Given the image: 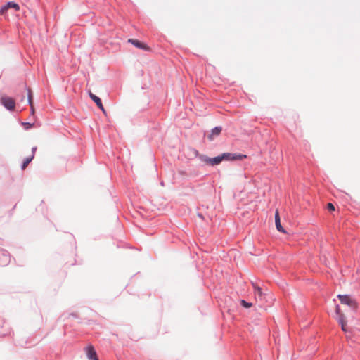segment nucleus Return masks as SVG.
<instances>
[{
	"instance_id": "obj_1",
	"label": "nucleus",
	"mask_w": 360,
	"mask_h": 360,
	"mask_svg": "<svg viewBox=\"0 0 360 360\" xmlns=\"http://www.w3.org/2000/svg\"><path fill=\"white\" fill-rule=\"evenodd\" d=\"M338 297L340 300L341 303L343 304L348 305L349 307L356 310L358 307V304L356 301L352 298L351 296L347 295H338Z\"/></svg>"
},
{
	"instance_id": "obj_2",
	"label": "nucleus",
	"mask_w": 360,
	"mask_h": 360,
	"mask_svg": "<svg viewBox=\"0 0 360 360\" xmlns=\"http://www.w3.org/2000/svg\"><path fill=\"white\" fill-rule=\"evenodd\" d=\"M335 311H336V314L338 316V321L339 323L341 325L342 330L344 332H347V321L345 319V315L341 312L340 308L339 305L336 306Z\"/></svg>"
},
{
	"instance_id": "obj_3",
	"label": "nucleus",
	"mask_w": 360,
	"mask_h": 360,
	"mask_svg": "<svg viewBox=\"0 0 360 360\" xmlns=\"http://www.w3.org/2000/svg\"><path fill=\"white\" fill-rule=\"evenodd\" d=\"M9 8H13L15 11H19L20 6L18 4H16L13 1L8 2L7 4L2 6L1 8L0 9V14L1 15L6 14Z\"/></svg>"
},
{
	"instance_id": "obj_4",
	"label": "nucleus",
	"mask_w": 360,
	"mask_h": 360,
	"mask_svg": "<svg viewBox=\"0 0 360 360\" xmlns=\"http://www.w3.org/2000/svg\"><path fill=\"white\" fill-rule=\"evenodd\" d=\"M1 103L8 110H13L15 108V101L8 96H2L1 97Z\"/></svg>"
},
{
	"instance_id": "obj_5",
	"label": "nucleus",
	"mask_w": 360,
	"mask_h": 360,
	"mask_svg": "<svg viewBox=\"0 0 360 360\" xmlns=\"http://www.w3.org/2000/svg\"><path fill=\"white\" fill-rule=\"evenodd\" d=\"M223 160H243L246 158L245 155L241 154H233V153H223L222 154Z\"/></svg>"
},
{
	"instance_id": "obj_6",
	"label": "nucleus",
	"mask_w": 360,
	"mask_h": 360,
	"mask_svg": "<svg viewBox=\"0 0 360 360\" xmlns=\"http://www.w3.org/2000/svg\"><path fill=\"white\" fill-rule=\"evenodd\" d=\"M86 356L89 360H98L96 350L93 345H89L85 348Z\"/></svg>"
},
{
	"instance_id": "obj_7",
	"label": "nucleus",
	"mask_w": 360,
	"mask_h": 360,
	"mask_svg": "<svg viewBox=\"0 0 360 360\" xmlns=\"http://www.w3.org/2000/svg\"><path fill=\"white\" fill-rule=\"evenodd\" d=\"M89 95L90 98L96 103V105L102 110V112L104 114H106V111L102 104L101 98L94 95L91 91H89Z\"/></svg>"
},
{
	"instance_id": "obj_8",
	"label": "nucleus",
	"mask_w": 360,
	"mask_h": 360,
	"mask_svg": "<svg viewBox=\"0 0 360 360\" xmlns=\"http://www.w3.org/2000/svg\"><path fill=\"white\" fill-rule=\"evenodd\" d=\"M128 42L132 44L134 46H135L136 47H137L139 49H143V50L148 49V47L147 46L146 44L141 42L140 41H139L137 39H129L128 40Z\"/></svg>"
},
{
	"instance_id": "obj_9",
	"label": "nucleus",
	"mask_w": 360,
	"mask_h": 360,
	"mask_svg": "<svg viewBox=\"0 0 360 360\" xmlns=\"http://www.w3.org/2000/svg\"><path fill=\"white\" fill-rule=\"evenodd\" d=\"M253 288H254V290H255V293L258 296V298L260 301H262L264 300V295H265V293H264L262 292V288L258 286L256 283H252Z\"/></svg>"
},
{
	"instance_id": "obj_10",
	"label": "nucleus",
	"mask_w": 360,
	"mask_h": 360,
	"mask_svg": "<svg viewBox=\"0 0 360 360\" xmlns=\"http://www.w3.org/2000/svg\"><path fill=\"white\" fill-rule=\"evenodd\" d=\"M275 224H276V227L278 231L282 232V233H285V229L282 227V226L281 224V219H280V216H279V213H278V210H276V213H275Z\"/></svg>"
},
{
	"instance_id": "obj_11",
	"label": "nucleus",
	"mask_w": 360,
	"mask_h": 360,
	"mask_svg": "<svg viewBox=\"0 0 360 360\" xmlns=\"http://www.w3.org/2000/svg\"><path fill=\"white\" fill-rule=\"evenodd\" d=\"M221 131V127H216L215 128H214L212 130L211 134L209 135L208 138L210 140H212L214 139V137L219 136L220 134Z\"/></svg>"
},
{
	"instance_id": "obj_12",
	"label": "nucleus",
	"mask_w": 360,
	"mask_h": 360,
	"mask_svg": "<svg viewBox=\"0 0 360 360\" xmlns=\"http://www.w3.org/2000/svg\"><path fill=\"white\" fill-rule=\"evenodd\" d=\"M223 160V157H222V155H219L217 157H214V158H211L210 160H209L210 161V165H219L221 163V162Z\"/></svg>"
},
{
	"instance_id": "obj_13",
	"label": "nucleus",
	"mask_w": 360,
	"mask_h": 360,
	"mask_svg": "<svg viewBox=\"0 0 360 360\" xmlns=\"http://www.w3.org/2000/svg\"><path fill=\"white\" fill-rule=\"evenodd\" d=\"M33 160V155H31L30 157H27L25 159L22 165V169L24 170L25 168L28 166L30 162Z\"/></svg>"
},
{
	"instance_id": "obj_14",
	"label": "nucleus",
	"mask_w": 360,
	"mask_h": 360,
	"mask_svg": "<svg viewBox=\"0 0 360 360\" xmlns=\"http://www.w3.org/2000/svg\"><path fill=\"white\" fill-rule=\"evenodd\" d=\"M27 96H28V103L30 105V108H32V104H33L32 94V91L30 89H28V90H27Z\"/></svg>"
},
{
	"instance_id": "obj_15",
	"label": "nucleus",
	"mask_w": 360,
	"mask_h": 360,
	"mask_svg": "<svg viewBox=\"0 0 360 360\" xmlns=\"http://www.w3.org/2000/svg\"><path fill=\"white\" fill-rule=\"evenodd\" d=\"M240 304L242 306H243L245 308H249L252 306V304L250 302H247L244 300H240Z\"/></svg>"
},
{
	"instance_id": "obj_16",
	"label": "nucleus",
	"mask_w": 360,
	"mask_h": 360,
	"mask_svg": "<svg viewBox=\"0 0 360 360\" xmlns=\"http://www.w3.org/2000/svg\"><path fill=\"white\" fill-rule=\"evenodd\" d=\"M200 160L204 162L205 163L207 164V165H210V161L209 160L211 159V158H208L207 156H205V155H201L200 157Z\"/></svg>"
},
{
	"instance_id": "obj_17",
	"label": "nucleus",
	"mask_w": 360,
	"mask_h": 360,
	"mask_svg": "<svg viewBox=\"0 0 360 360\" xmlns=\"http://www.w3.org/2000/svg\"><path fill=\"white\" fill-rule=\"evenodd\" d=\"M327 208L330 211H334L335 210V207H334L333 204H332L331 202H329V203L327 204Z\"/></svg>"
},
{
	"instance_id": "obj_18",
	"label": "nucleus",
	"mask_w": 360,
	"mask_h": 360,
	"mask_svg": "<svg viewBox=\"0 0 360 360\" xmlns=\"http://www.w3.org/2000/svg\"><path fill=\"white\" fill-rule=\"evenodd\" d=\"M36 150H37V147L36 146H34V147H33L32 148V155H33V158L34 157Z\"/></svg>"
},
{
	"instance_id": "obj_19",
	"label": "nucleus",
	"mask_w": 360,
	"mask_h": 360,
	"mask_svg": "<svg viewBox=\"0 0 360 360\" xmlns=\"http://www.w3.org/2000/svg\"><path fill=\"white\" fill-rule=\"evenodd\" d=\"M31 108L32 114H34V106L32 105V108Z\"/></svg>"
}]
</instances>
